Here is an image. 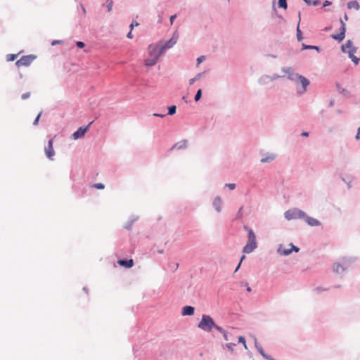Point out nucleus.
<instances>
[{"label": "nucleus", "instance_id": "37998d69", "mask_svg": "<svg viewBox=\"0 0 360 360\" xmlns=\"http://www.w3.org/2000/svg\"><path fill=\"white\" fill-rule=\"evenodd\" d=\"M238 342L239 343H243L244 347H245V348L247 349V346H246V343H245V339L244 337L240 336L238 338Z\"/></svg>", "mask_w": 360, "mask_h": 360}, {"label": "nucleus", "instance_id": "72a5a7b5", "mask_svg": "<svg viewBox=\"0 0 360 360\" xmlns=\"http://www.w3.org/2000/svg\"><path fill=\"white\" fill-rule=\"evenodd\" d=\"M113 1L112 0H106V6L108 12H111L112 10Z\"/></svg>", "mask_w": 360, "mask_h": 360}, {"label": "nucleus", "instance_id": "473e14b6", "mask_svg": "<svg viewBox=\"0 0 360 360\" xmlns=\"http://www.w3.org/2000/svg\"><path fill=\"white\" fill-rule=\"evenodd\" d=\"M202 97V90L200 89H199L197 91H196V94L195 95V97H194V101L195 102H198Z\"/></svg>", "mask_w": 360, "mask_h": 360}, {"label": "nucleus", "instance_id": "bf43d9fd", "mask_svg": "<svg viewBox=\"0 0 360 360\" xmlns=\"http://www.w3.org/2000/svg\"><path fill=\"white\" fill-rule=\"evenodd\" d=\"M62 43V41L61 40H53L52 42H51V45L52 46H55L56 44H61Z\"/></svg>", "mask_w": 360, "mask_h": 360}, {"label": "nucleus", "instance_id": "f8f14e48", "mask_svg": "<svg viewBox=\"0 0 360 360\" xmlns=\"http://www.w3.org/2000/svg\"><path fill=\"white\" fill-rule=\"evenodd\" d=\"M298 83L301 84L302 89L301 91L297 90V93L302 94L307 91V88L309 85L310 82L307 78L301 75L299 78Z\"/></svg>", "mask_w": 360, "mask_h": 360}, {"label": "nucleus", "instance_id": "6e6d98bb", "mask_svg": "<svg viewBox=\"0 0 360 360\" xmlns=\"http://www.w3.org/2000/svg\"><path fill=\"white\" fill-rule=\"evenodd\" d=\"M332 4V2L328 1V0H326L323 4V7H326V6H328Z\"/></svg>", "mask_w": 360, "mask_h": 360}, {"label": "nucleus", "instance_id": "f257e3e1", "mask_svg": "<svg viewBox=\"0 0 360 360\" xmlns=\"http://www.w3.org/2000/svg\"><path fill=\"white\" fill-rule=\"evenodd\" d=\"M356 257L345 256L333 263L332 271L340 278H343L347 269L355 263Z\"/></svg>", "mask_w": 360, "mask_h": 360}, {"label": "nucleus", "instance_id": "58836bf2", "mask_svg": "<svg viewBox=\"0 0 360 360\" xmlns=\"http://www.w3.org/2000/svg\"><path fill=\"white\" fill-rule=\"evenodd\" d=\"M222 335H223L224 339L226 341H229V340H231V337L232 336L231 334L229 333L226 331H225Z\"/></svg>", "mask_w": 360, "mask_h": 360}, {"label": "nucleus", "instance_id": "9b49d317", "mask_svg": "<svg viewBox=\"0 0 360 360\" xmlns=\"http://www.w3.org/2000/svg\"><path fill=\"white\" fill-rule=\"evenodd\" d=\"M53 139H51L49 140L47 146L45 147V153L46 157L52 160L53 157L55 155V152L53 148Z\"/></svg>", "mask_w": 360, "mask_h": 360}, {"label": "nucleus", "instance_id": "680f3d73", "mask_svg": "<svg viewBox=\"0 0 360 360\" xmlns=\"http://www.w3.org/2000/svg\"><path fill=\"white\" fill-rule=\"evenodd\" d=\"M255 348L257 349L259 347H262L257 342V339L255 340Z\"/></svg>", "mask_w": 360, "mask_h": 360}, {"label": "nucleus", "instance_id": "79ce46f5", "mask_svg": "<svg viewBox=\"0 0 360 360\" xmlns=\"http://www.w3.org/2000/svg\"><path fill=\"white\" fill-rule=\"evenodd\" d=\"M309 50H315L318 53L321 52V48L318 46H314V45H309Z\"/></svg>", "mask_w": 360, "mask_h": 360}, {"label": "nucleus", "instance_id": "a19ab883", "mask_svg": "<svg viewBox=\"0 0 360 360\" xmlns=\"http://www.w3.org/2000/svg\"><path fill=\"white\" fill-rule=\"evenodd\" d=\"M213 329L217 330V331H219L221 334H223L226 331L222 327L217 325L216 323H215V326L214 327Z\"/></svg>", "mask_w": 360, "mask_h": 360}, {"label": "nucleus", "instance_id": "ea45409f", "mask_svg": "<svg viewBox=\"0 0 360 360\" xmlns=\"http://www.w3.org/2000/svg\"><path fill=\"white\" fill-rule=\"evenodd\" d=\"M93 187L97 189H103L105 188V186L102 183H96L93 185Z\"/></svg>", "mask_w": 360, "mask_h": 360}, {"label": "nucleus", "instance_id": "4be33fe9", "mask_svg": "<svg viewBox=\"0 0 360 360\" xmlns=\"http://www.w3.org/2000/svg\"><path fill=\"white\" fill-rule=\"evenodd\" d=\"M336 89H337V91L340 94H342L344 95L345 96H347V97H350V92L347 90L346 89L342 87L340 84L337 83L336 84Z\"/></svg>", "mask_w": 360, "mask_h": 360}, {"label": "nucleus", "instance_id": "052dcab7", "mask_svg": "<svg viewBox=\"0 0 360 360\" xmlns=\"http://www.w3.org/2000/svg\"><path fill=\"white\" fill-rule=\"evenodd\" d=\"M340 25H341L340 29H342V27L346 28L345 23L344 22V21L342 19H340Z\"/></svg>", "mask_w": 360, "mask_h": 360}, {"label": "nucleus", "instance_id": "49530a36", "mask_svg": "<svg viewBox=\"0 0 360 360\" xmlns=\"http://www.w3.org/2000/svg\"><path fill=\"white\" fill-rule=\"evenodd\" d=\"M76 45L78 48L82 49L85 46V44L83 41H78L76 42Z\"/></svg>", "mask_w": 360, "mask_h": 360}, {"label": "nucleus", "instance_id": "a18cd8bd", "mask_svg": "<svg viewBox=\"0 0 360 360\" xmlns=\"http://www.w3.org/2000/svg\"><path fill=\"white\" fill-rule=\"evenodd\" d=\"M236 184H231V183H229V184H225V187H227V188H229V189H231V190H233V189H235V188H236Z\"/></svg>", "mask_w": 360, "mask_h": 360}, {"label": "nucleus", "instance_id": "bb28decb", "mask_svg": "<svg viewBox=\"0 0 360 360\" xmlns=\"http://www.w3.org/2000/svg\"><path fill=\"white\" fill-rule=\"evenodd\" d=\"M342 180L347 184L349 188L352 186V181L354 177L352 176H347L346 177H341Z\"/></svg>", "mask_w": 360, "mask_h": 360}, {"label": "nucleus", "instance_id": "f03ea898", "mask_svg": "<svg viewBox=\"0 0 360 360\" xmlns=\"http://www.w3.org/2000/svg\"><path fill=\"white\" fill-rule=\"evenodd\" d=\"M243 229L248 232V242L243 248V252L250 254L257 248L256 236L253 230L247 225L243 226Z\"/></svg>", "mask_w": 360, "mask_h": 360}, {"label": "nucleus", "instance_id": "20e7f679", "mask_svg": "<svg viewBox=\"0 0 360 360\" xmlns=\"http://www.w3.org/2000/svg\"><path fill=\"white\" fill-rule=\"evenodd\" d=\"M284 217L288 221L293 219H304V217H306V213L298 208H292L285 211L284 212Z\"/></svg>", "mask_w": 360, "mask_h": 360}, {"label": "nucleus", "instance_id": "ddd939ff", "mask_svg": "<svg viewBox=\"0 0 360 360\" xmlns=\"http://www.w3.org/2000/svg\"><path fill=\"white\" fill-rule=\"evenodd\" d=\"M310 226H319L321 225V221L318 219L311 217L306 214V217L303 219Z\"/></svg>", "mask_w": 360, "mask_h": 360}, {"label": "nucleus", "instance_id": "c85d7f7f", "mask_svg": "<svg viewBox=\"0 0 360 360\" xmlns=\"http://www.w3.org/2000/svg\"><path fill=\"white\" fill-rule=\"evenodd\" d=\"M205 72H200L198 74H197L195 77L192 78V79H189V84L190 85H192L193 84H194L195 82H196L197 80L200 79L202 75H204Z\"/></svg>", "mask_w": 360, "mask_h": 360}, {"label": "nucleus", "instance_id": "423d86ee", "mask_svg": "<svg viewBox=\"0 0 360 360\" xmlns=\"http://www.w3.org/2000/svg\"><path fill=\"white\" fill-rule=\"evenodd\" d=\"M36 58V56L34 55H27L22 56L19 60H18L15 63V65L17 67L20 66H29L33 60Z\"/></svg>", "mask_w": 360, "mask_h": 360}, {"label": "nucleus", "instance_id": "dca6fc26", "mask_svg": "<svg viewBox=\"0 0 360 360\" xmlns=\"http://www.w3.org/2000/svg\"><path fill=\"white\" fill-rule=\"evenodd\" d=\"M276 158L274 153H266L264 156L260 160L261 163H269L274 161Z\"/></svg>", "mask_w": 360, "mask_h": 360}, {"label": "nucleus", "instance_id": "9d476101", "mask_svg": "<svg viewBox=\"0 0 360 360\" xmlns=\"http://www.w3.org/2000/svg\"><path fill=\"white\" fill-rule=\"evenodd\" d=\"M164 52H160V47H158L157 46H155L153 44H150L148 46V53L150 56L154 57L158 59L159 57Z\"/></svg>", "mask_w": 360, "mask_h": 360}, {"label": "nucleus", "instance_id": "13d9d810", "mask_svg": "<svg viewBox=\"0 0 360 360\" xmlns=\"http://www.w3.org/2000/svg\"><path fill=\"white\" fill-rule=\"evenodd\" d=\"M176 18V14L172 15L170 16L169 21L170 24L172 25L174 22V19Z\"/></svg>", "mask_w": 360, "mask_h": 360}, {"label": "nucleus", "instance_id": "1a4fd4ad", "mask_svg": "<svg viewBox=\"0 0 360 360\" xmlns=\"http://www.w3.org/2000/svg\"><path fill=\"white\" fill-rule=\"evenodd\" d=\"M94 121H91L89 123V124L86 127H79L76 131H75L72 134V137L73 139L77 140L85 135L86 131H88L89 127L93 124Z\"/></svg>", "mask_w": 360, "mask_h": 360}, {"label": "nucleus", "instance_id": "a211bd4d", "mask_svg": "<svg viewBox=\"0 0 360 360\" xmlns=\"http://www.w3.org/2000/svg\"><path fill=\"white\" fill-rule=\"evenodd\" d=\"M138 219H139L138 216L131 215L129 217L127 223L124 225V228L128 231L131 230L134 223L136 222Z\"/></svg>", "mask_w": 360, "mask_h": 360}, {"label": "nucleus", "instance_id": "2f4dec72", "mask_svg": "<svg viewBox=\"0 0 360 360\" xmlns=\"http://www.w3.org/2000/svg\"><path fill=\"white\" fill-rule=\"evenodd\" d=\"M278 4L280 8H282L284 9H286L288 7L287 0H278Z\"/></svg>", "mask_w": 360, "mask_h": 360}, {"label": "nucleus", "instance_id": "2eb2a0df", "mask_svg": "<svg viewBox=\"0 0 360 360\" xmlns=\"http://www.w3.org/2000/svg\"><path fill=\"white\" fill-rule=\"evenodd\" d=\"M117 263L122 266L131 268L134 265V260L132 259H121L117 261Z\"/></svg>", "mask_w": 360, "mask_h": 360}, {"label": "nucleus", "instance_id": "e433bc0d", "mask_svg": "<svg viewBox=\"0 0 360 360\" xmlns=\"http://www.w3.org/2000/svg\"><path fill=\"white\" fill-rule=\"evenodd\" d=\"M320 1L319 0H310L309 2H307V5L308 6H316L320 4Z\"/></svg>", "mask_w": 360, "mask_h": 360}, {"label": "nucleus", "instance_id": "cd10ccee", "mask_svg": "<svg viewBox=\"0 0 360 360\" xmlns=\"http://www.w3.org/2000/svg\"><path fill=\"white\" fill-rule=\"evenodd\" d=\"M257 350L264 359H266L267 360H270V359H273L270 355H268L267 354L265 353L262 347H259Z\"/></svg>", "mask_w": 360, "mask_h": 360}, {"label": "nucleus", "instance_id": "864d4df0", "mask_svg": "<svg viewBox=\"0 0 360 360\" xmlns=\"http://www.w3.org/2000/svg\"><path fill=\"white\" fill-rule=\"evenodd\" d=\"M325 290H326V289L321 288V287H317L314 289V291H316L317 293H320Z\"/></svg>", "mask_w": 360, "mask_h": 360}, {"label": "nucleus", "instance_id": "4c0bfd02", "mask_svg": "<svg viewBox=\"0 0 360 360\" xmlns=\"http://www.w3.org/2000/svg\"><path fill=\"white\" fill-rule=\"evenodd\" d=\"M41 115H42V111H41V112L37 115V116L36 117V118L34 119V122H33V125H34V126H37V125L38 124V123H39V119H40V117H41Z\"/></svg>", "mask_w": 360, "mask_h": 360}, {"label": "nucleus", "instance_id": "aec40b11", "mask_svg": "<svg viewBox=\"0 0 360 360\" xmlns=\"http://www.w3.org/2000/svg\"><path fill=\"white\" fill-rule=\"evenodd\" d=\"M298 17H299V21L297 26L296 30V37L298 41H300L303 39L302 32L300 28V18H301V12L300 11L298 13Z\"/></svg>", "mask_w": 360, "mask_h": 360}, {"label": "nucleus", "instance_id": "338daca9", "mask_svg": "<svg viewBox=\"0 0 360 360\" xmlns=\"http://www.w3.org/2000/svg\"><path fill=\"white\" fill-rule=\"evenodd\" d=\"M245 285L247 286V291L251 292L252 289L250 286H248V283H245Z\"/></svg>", "mask_w": 360, "mask_h": 360}, {"label": "nucleus", "instance_id": "7ed1b4c3", "mask_svg": "<svg viewBox=\"0 0 360 360\" xmlns=\"http://www.w3.org/2000/svg\"><path fill=\"white\" fill-rule=\"evenodd\" d=\"M215 326V322L211 316L202 314L200 321L198 323V327L202 330L210 333Z\"/></svg>", "mask_w": 360, "mask_h": 360}, {"label": "nucleus", "instance_id": "c03bdc74", "mask_svg": "<svg viewBox=\"0 0 360 360\" xmlns=\"http://www.w3.org/2000/svg\"><path fill=\"white\" fill-rule=\"evenodd\" d=\"M351 60H352V62L355 64V65H358L359 61H360V57L358 58L356 56H353L352 57Z\"/></svg>", "mask_w": 360, "mask_h": 360}, {"label": "nucleus", "instance_id": "8fccbe9b", "mask_svg": "<svg viewBox=\"0 0 360 360\" xmlns=\"http://www.w3.org/2000/svg\"><path fill=\"white\" fill-rule=\"evenodd\" d=\"M138 25H139V23L136 21L133 20L131 22V23L130 24V26H129L130 27V30H132L134 27H136Z\"/></svg>", "mask_w": 360, "mask_h": 360}, {"label": "nucleus", "instance_id": "c756f323", "mask_svg": "<svg viewBox=\"0 0 360 360\" xmlns=\"http://www.w3.org/2000/svg\"><path fill=\"white\" fill-rule=\"evenodd\" d=\"M176 106L174 105H170L168 107L167 115H173L176 113Z\"/></svg>", "mask_w": 360, "mask_h": 360}, {"label": "nucleus", "instance_id": "6ab92c4d", "mask_svg": "<svg viewBox=\"0 0 360 360\" xmlns=\"http://www.w3.org/2000/svg\"><path fill=\"white\" fill-rule=\"evenodd\" d=\"M213 207H214L215 210L217 212H220L221 210V199L219 196H217L214 198L213 202H212Z\"/></svg>", "mask_w": 360, "mask_h": 360}, {"label": "nucleus", "instance_id": "774afa93", "mask_svg": "<svg viewBox=\"0 0 360 360\" xmlns=\"http://www.w3.org/2000/svg\"><path fill=\"white\" fill-rule=\"evenodd\" d=\"M241 264L240 262L238 263V266H236V269H235V273L240 269V266Z\"/></svg>", "mask_w": 360, "mask_h": 360}, {"label": "nucleus", "instance_id": "603ef678", "mask_svg": "<svg viewBox=\"0 0 360 360\" xmlns=\"http://www.w3.org/2000/svg\"><path fill=\"white\" fill-rule=\"evenodd\" d=\"M243 207H241L239 210L237 212V218H242L243 213H242Z\"/></svg>", "mask_w": 360, "mask_h": 360}, {"label": "nucleus", "instance_id": "5fc2aeb1", "mask_svg": "<svg viewBox=\"0 0 360 360\" xmlns=\"http://www.w3.org/2000/svg\"><path fill=\"white\" fill-rule=\"evenodd\" d=\"M153 115L155 116V117H161V118H163V117H165L166 116L165 114H160V113H157V112L153 113Z\"/></svg>", "mask_w": 360, "mask_h": 360}, {"label": "nucleus", "instance_id": "4468645a", "mask_svg": "<svg viewBox=\"0 0 360 360\" xmlns=\"http://www.w3.org/2000/svg\"><path fill=\"white\" fill-rule=\"evenodd\" d=\"M195 312V308L191 305H186L181 309L182 316H192Z\"/></svg>", "mask_w": 360, "mask_h": 360}, {"label": "nucleus", "instance_id": "412c9836", "mask_svg": "<svg viewBox=\"0 0 360 360\" xmlns=\"http://www.w3.org/2000/svg\"><path fill=\"white\" fill-rule=\"evenodd\" d=\"M187 147V141L186 140H182L181 141L177 142L172 147V149L176 148L177 150H181L184 149Z\"/></svg>", "mask_w": 360, "mask_h": 360}, {"label": "nucleus", "instance_id": "de8ad7c7", "mask_svg": "<svg viewBox=\"0 0 360 360\" xmlns=\"http://www.w3.org/2000/svg\"><path fill=\"white\" fill-rule=\"evenodd\" d=\"M30 92H26V93H24L22 94L21 96V98L22 100H25V99H27L28 98H30Z\"/></svg>", "mask_w": 360, "mask_h": 360}, {"label": "nucleus", "instance_id": "0e129e2a", "mask_svg": "<svg viewBox=\"0 0 360 360\" xmlns=\"http://www.w3.org/2000/svg\"><path fill=\"white\" fill-rule=\"evenodd\" d=\"M127 37L129 39H131L133 37L131 30H130L129 32L127 34Z\"/></svg>", "mask_w": 360, "mask_h": 360}, {"label": "nucleus", "instance_id": "a878e982", "mask_svg": "<svg viewBox=\"0 0 360 360\" xmlns=\"http://www.w3.org/2000/svg\"><path fill=\"white\" fill-rule=\"evenodd\" d=\"M347 8L349 9L355 8L356 10L358 11L360 8V6L357 1L354 0L350 1L347 3Z\"/></svg>", "mask_w": 360, "mask_h": 360}, {"label": "nucleus", "instance_id": "09e8293b", "mask_svg": "<svg viewBox=\"0 0 360 360\" xmlns=\"http://www.w3.org/2000/svg\"><path fill=\"white\" fill-rule=\"evenodd\" d=\"M205 57L204 56H201L197 58V65H200L204 60Z\"/></svg>", "mask_w": 360, "mask_h": 360}, {"label": "nucleus", "instance_id": "f704fd0d", "mask_svg": "<svg viewBox=\"0 0 360 360\" xmlns=\"http://www.w3.org/2000/svg\"><path fill=\"white\" fill-rule=\"evenodd\" d=\"M357 48H352V49H349L347 52L348 53L349 58L351 59L352 57L354 56V53L356 52Z\"/></svg>", "mask_w": 360, "mask_h": 360}, {"label": "nucleus", "instance_id": "c9c22d12", "mask_svg": "<svg viewBox=\"0 0 360 360\" xmlns=\"http://www.w3.org/2000/svg\"><path fill=\"white\" fill-rule=\"evenodd\" d=\"M18 54H8L6 58L8 61H13L16 59Z\"/></svg>", "mask_w": 360, "mask_h": 360}, {"label": "nucleus", "instance_id": "69168bd1", "mask_svg": "<svg viewBox=\"0 0 360 360\" xmlns=\"http://www.w3.org/2000/svg\"><path fill=\"white\" fill-rule=\"evenodd\" d=\"M334 103H335V101L334 100H330V102H329V106L330 107H333L334 105Z\"/></svg>", "mask_w": 360, "mask_h": 360}, {"label": "nucleus", "instance_id": "e2e57ef3", "mask_svg": "<svg viewBox=\"0 0 360 360\" xmlns=\"http://www.w3.org/2000/svg\"><path fill=\"white\" fill-rule=\"evenodd\" d=\"M309 132L308 131H302V134H301V136H304V137H307L309 136Z\"/></svg>", "mask_w": 360, "mask_h": 360}, {"label": "nucleus", "instance_id": "5701e85b", "mask_svg": "<svg viewBox=\"0 0 360 360\" xmlns=\"http://www.w3.org/2000/svg\"><path fill=\"white\" fill-rule=\"evenodd\" d=\"M158 60V59L157 58V57L154 58V57L150 56V58H146L145 60V65L148 66V67H152L157 63Z\"/></svg>", "mask_w": 360, "mask_h": 360}, {"label": "nucleus", "instance_id": "393cba45", "mask_svg": "<svg viewBox=\"0 0 360 360\" xmlns=\"http://www.w3.org/2000/svg\"><path fill=\"white\" fill-rule=\"evenodd\" d=\"M270 81H271L270 79V75H262L258 80V83L260 84V85H265L266 84H268Z\"/></svg>", "mask_w": 360, "mask_h": 360}, {"label": "nucleus", "instance_id": "39448f33", "mask_svg": "<svg viewBox=\"0 0 360 360\" xmlns=\"http://www.w3.org/2000/svg\"><path fill=\"white\" fill-rule=\"evenodd\" d=\"M281 71L287 75V77L289 80L294 81L296 83H298V80L301 75L295 72L294 70L291 67H283L281 68Z\"/></svg>", "mask_w": 360, "mask_h": 360}, {"label": "nucleus", "instance_id": "6e6552de", "mask_svg": "<svg viewBox=\"0 0 360 360\" xmlns=\"http://www.w3.org/2000/svg\"><path fill=\"white\" fill-rule=\"evenodd\" d=\"M289 245L290 246V248H283L281 245L277 250L278 253L281 255L287 256L290 255L292 252H298L300 251V248L294 245L292 243H290Z\"/></svg>", "mask_w": 360, "mask_h": 360}, {"label": "nucleus", "instance_id": "b1692460", "mask_svg": "<svg viewBox=\"0 0 360 360\" xmlns=\"http://www.w3.org/2000/svg\"><path fill=\"white\" fill-rule=\"evenodd\" d=\"M352 48L356 47L353 46V42L352 41V40L349 39L346 41L345 44L342 45L341 51L345 53L347 49H352Z\"/></svg>", "mask_w": 360, "mask_h": 360}, {"label": "nucleus", "instance_id": "f3484780", "mask_svg": "<svg viewBox=\"0 0 360 360\" xmlns=\"http://www.w3.org/2000/svg\"><path fill=\"white\" fill-rule=\"evenodd\" d=\"M345 32H346V28L342 27V29H340V33L339 34H333V35H331V37L333 39L337 40L339 42H340V41H342L345 39Z\"/></svg>", "mask_w": 360, "mask_h": 360}, {"label": "nucleus", "instance_id": "4d7b16f0", "mask_svg": "<svg viewBox=\"0 0 360 360\" xmlns=\"http://www.w3.org/2000/svg\"><path fill=\"white\" fill-rule=\"evenodd\" d=\"M302 50H308L309 49V45L305 44L304 43L302 44Z\"/></svg>", "mask_w": 360, "mask_h": 360}, {"label": "nucleus", "instance_id": "0eeeda50", "mask_svg": "<svg viewBox=\"0 0 360 360\" xmlns=\"http://www.w3.org/2000/svg\"><path fill=\"white\" fill-rule=\"evenodd\" d=\"M178 39V33L176 31L172 38L169 40H167L161 47H160V52H165L167 49H169L172 47H173L176 43L177 42Z\"/></svg>", "mask_w": 360, "mask_h": 360}, {"label": "nucleus", "instance_id": "3c124183", "mask_svg": "<svg viewBox=\"0 0 360 360\" xmlns=\"http://www.w3.org/2000/svg\"><path fill=\"white\" fill-rule=\"evenodd\" d=\"M282 77L283 76H280L278 74H274L271 76H270V79L271 81H273V80H275V79H278V78Z\"/></svg>", "mask_w": 360, "mask_h": 360}, {"label": "nucleus", "instance_id": "7c9ffc66", "mask_svg": "<svg viewBox=\"0 0 360 360\" xmlns=\"http://www.w3.org/2000/svg\"><path fill=\"white\" fill-rule=\"evenodd\" d=\"M236 346V343L230 342L227 343L224 346V348H226L229 349L231 352H233L234 350V347Z\"/></svg>", "mask_w": 360, "mask_h": 360}]
</instances>
